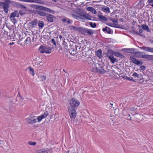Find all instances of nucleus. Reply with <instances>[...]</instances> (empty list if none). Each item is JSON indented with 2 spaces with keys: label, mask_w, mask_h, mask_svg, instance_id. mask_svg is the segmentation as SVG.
<instances>
[{
  "label": "nucleus",
  "mask_w": 153,
  "mask_h": 153,
  "mask_svg": "<svg viewBox=\"0 0 153 153\" xmlns=\"http://www.w3.org/2000/svg\"><path fill=\"white\" fill-rule=\"evenodd\" d=\"M36 118L35 116H30L27 119V123L29 124H32L36 122Z\"/></svg>",
  "instance_id": "obj_7"
},
{
  "label": "nucleus",
  "mask_w": 153,
  "mask_h": 153,
  "mask_svg": "<svg viewBox=\"0 0 153 153\" xmlns=\"http://www.w3.org/2000/svg\"><path fill=\"white\" fill-rule=\"evenodd\" d=\"M83 18L89 20H92V17L89 15L88 14L86 13H84V14L83 15Z\"/></svg>",
  "instance_id": "obj_23"
},
{
  "label": "nucleus",
  "mask_w": 153,
  "mask_h": 153,
  "mask_svg": "<svg viewBox=\"0 0 153 153\" xmlns=\"http://www.w3.org/2000/svg\"><path fill=\"white\" fill-rule=\"evenodd\" d=\"M48 36L47 35H44L42 37V38L43 39H48ZM46 39H45V40Z\"/></svg>",
  "instance_id": "obj_55"
},
{
  "label": "nucleus",
  "mask_w": 153,
  "mask_h": 153,
  "mask_svg": "<svg viewBox=\"0 0 153 153\" xmlns=\"http://www.w3.org/2000/svg\"><path fill=\"white\" fill-rule=\"evenodd\" d=\"M132 76L135 77L139 78V75L136 72H134L132 74Z\"/></svg>",
  "instance_id": "obj_43"
},
{
  "label": "nucleus",
  "mask_w": 153,
  "mask_h": 153,
  "mask_svg": "<svg viewBox=\"0 0 153 153\" xmlns=\"http://www.w3.org/2000/svg\"><path fill=\"white\" fill-rule=\"evenodd\" d=\"M38 77L40 78V80L43 81L46 79V76L44 75H40L38 76Z\"/></svg>",
  "instance_id": "obj_29"
},
{
  "label": "nucleus",
  "mask_w": 153,
  "mask_h": 153,
  "mask_svg": "<svg viewBox=\"0 0 153 153\" xmlns=\"http://www.w3.org/2000/svg\"><path fill=\"white\" fill-rule=\"evenodd\" d=\"M78 16L80 17V19H82L83 18V15L84 14L83 13H78Z\"/></svg>",
  "instance_id": "obj_46"
},
{
  "label": "nucleus",
  "mask_w": 153,
  "mask_h": 153,
  "mask_svg": "<svg viewBox=\"0 0 153 153\" xmlns=\"http://www.w3.org/2000/svg\"><path fill=\"white\" fill-rule=\"evenodd\" d=\"M86 10L92 12L94 14H97V11L95 9L92 7H88L86 8Z\"/></svg>",
  "instance_id": "obj_15"
},
{
  "label": "nucleus",
  "mask_w": 153,
  "mask_h": 153,
  "mask_svg": "<svg viewBox=\"0 0 153 153\" xmlns=\"http://www.w3.org/2000/svg\"><path fill=\"white\" fill-rule=\"evenodd\" d=\"M45 11L48 12V8L40 6L37 10L36 13L37 14L39 15L40 16H46V19L48 20V16H46Z\"/></svg>",
  "instance_id": "obj_3"
},
{
  "label": "nucleus",
  "mask_w": 153,
  "mask_h": 153,
  "mask_svg": "<svg viewBox=\"0 0 153 153\" xmlns=\"http://www.w3.org/2000/svg\"><path fill=\"white\" fill-rule=\"evenodd\" d=\"M70 48L69 49V51L71 55H74L76 53L77 48L76 45H70Z\"/></svg>",
  "instance_id": "obj_9"
},
{
  "label": "nucleus",
  "mask_w": 153,
  "mask_h": 153,
  "mask_svg": "<svg viewBox=\"0 0 153 153\" xmlns=\"http://www.w3.org/2000/svg\"><path fill=\"white\" fill-rule=\"evenodd\" d=\"M149 60H153V55H150Z\"/></svg>",
  "instance_id": "obj_53"
},
{
  "label": "nucleus",
  "mask_w": 153,
  "mask_h": 153,
  "mask_svg": "<svg viewBox=\"0 0 153 153\" xmlns=\"http://www.w3.org/2000/svg\"><path fill=\"white\" fill-rule=\"evenodd\" d=\"M31 42V39L30 37H27V38L25 40L24 43L25 44H28Z\"/></svg>",
  "instance_id": "obj_31"
},
{
  "label": "nucleus",
  "mask_w": 153,
  "mask_h": 153,
  "mask_svg": "<svg viewBox=\"0 0 153 153\" xmlns=\"http://www.w3.org/2000/svg\"><path fill=\"white\" fill-rule=\"evenodd\" d=\"M96 55L99 58L102 57V51L101 50L99 49L97 50L96 52Z\"/></svg>",
  "instance_id": "obj_20"
},
{
  "label": "nucleus",
  "mask_w": 153,
  "mask_h": 153,
  "mask_svg": "<svg viewBox=\"0 0 153 153\" xmlns=\"http://www.w3.org/2000/svg\"><path fill=\"white\" fill-rule=\"evenodd\" d=\"M89 25L91 27L93 28H95L96 27V24L95 23H93L92 22H91L89 23Z\"/></svg>",
  "instance_id": "obj_41"
},
{
  "label": "nucleus",
  "mask_w": 153,
  "mask_h": 153,
  "mask_svg": "<svg viewBox=\"0 0 153 153\" xmlns=\"http://www.w3.org/2000/svg\"><path fill=\"white\" fill-rule=\"evenodd\" d=\"M37 153H48V150L45 149H40L37 151Z\"/></svg>",
  "instance_id": "obj_17"
},
{
  "label": "nucleus",
  "mask_w": 153,
  "mask_h": 153,
  "mask_svg": "<svg viewBox=\"0 0 153 153\" xmlns=\"http://www.w3.org/2000/svg\"><path fill=\"white\" fill-rule=\"evenodd\" d=\"M102 31L104 32L106 31L108 33L110 34L111 33V30L109 27L106 26L105 28L102 29Z\"/></svg>",
  "instance_id": "obj_19"
},
{
  "label": "nucleus",
  "mask_w": 153,
  "mask_h": 153,
  "mask_svg": "<svg viewBox=\"0 0 153 153\" xmlns=\"http://www.w3.org/2000/svg\"><path fill=\"white\" fill-rule=\"evenodd\" d=\"M109 59L111 62L112 63L114 64L116 62L117 59L114 57L113 56H111V57Z\"/></svg>",
  "instance_id": "obj_32"
},
{
  "label": "nucleus",
  "mask_w": 153,
  "mask_h": 153,
  "mask_svg": "<svg viewBox=\"0 0 153 153\" xmlns=\"http://www.w3.org/2000/svg\"><path fill=\"white\" fill-rule=\"evenodd\" d=\"M98 67H100V64L98 63L94 62H93L90 65V69L93 71L96 72Z\"/></svg>",
  "instance_id": "obj_6"
},
{
  "label": "nucleus",
  "mask_w": 153,
  "mask_h": 153,
  "mask_svg": "<svg viewBox=\"0 0 153 153\" xmlns=\"http://www.w3.org/2000/svg\"><path fill=\"white\" fill-rule=\"evenodd\" d=\"M113 52V54L117 57L122 58L123 56V55L120 53L117 52Z\"/></svg>",
  "instance_id": "obj_21"
},
{
  "label": "nucleus",
  "mask_w": 153,
  "mask_h": 153,
  "mask_svg": "<svg viewBox=\"0 0 153 153\" xmlns=\"http://www.w3.org/2000/svg\"><path fill=\"white\" fill-rule=\"evenodd\" d=\"M103 10L105 12H110V10L109 7L106 6L102 8Z\"/></svg>",
  "instance_id": "obj_28"
},
{
  "label": "nucleus",
  "mask_w": 153,
  "mask_h": 153,
  "mask_svg": "<svg viewBox=\"0 0 153 153\" xmlns=\"http://www.w3.org/2000/svg\"><path fill=\"white\" fill-rule=\"evenodd\" d=\"M38 25L40 27L42 28L44 26V23L42 21H39Z\"/></svg>",
  "instance_id": "obj_38"
},
{
  "label": "nucleus",
  "mask_w": 153,
  "mask_h": 153,
  "mask_svg": "<svg viewBox=\"0 0 153 153\" xmlns=\"http://www.w3.org/2000/svg\"><path fill=\"white\" fill-rule=\"evenodd\" d=\"M22 1H23L26 2H37L38 3H40L39 0H21Z\"/></svg>",
  "instance_id": "obj_22"
},
{
  "label": "nucleus",
  "mask_w": 153,
  "mask_h": 153,
  "mask_svg": "<svg viewBox=\"0 0 153 153\" xmlns=\"http://www.w3.org/2000/svg\"><path fill=\"white\" fill-rule=\"evenodd\" d=\"M140 69L143 71H144L146 69V67L144 65H142L140 67Z\"/></svg>",
  "instance_id": "obj_48"
},
{
  "label": "nucleus",
  "mask_w": 153,
  "mask_h": 153,
  "mask_svg": "<svg viewBox=\"0 0 153 153\" xmlns=\"http://www.w3.org/2000/svg\"><path fill=\"white\" fill-rule=\"evenodd\" d=\"M62 21L64 22H66V20L65 19H62Z\"/></svg>",
  "instance_id": "obj_57"
},
{
  "label": "nucleus",
  "mask_w": 153,
  "mask_h": 153,
  "mask_svg": "<svg viewBox=\"0 0 153 153\" xmlns=\"http://www.w3.org/2000/svg\"><path fill=\"white\" fill-rule=\"evenodd\" d=\"M69 103L71 105V106L74 107H78L80 103L78 100L74 98L71 99Z\"/></svg>",
  "instance_id": "obj_5"
},
{
  "label": "nucleus",
  "mask_w": 153,
  "mask_h": 153,
  "mask_svg": "<svg viewBox=\"0 0 153 153\" xmlns=\"http://www.w3.org/2000/svg\"><path fill=\"white\" fill-rule=\"evenodd\" d=\"M111 21L115 25H117L118 24V21L117 19L111 18Z\"/></svg>",
  "instance_id": "obj_39"
},
{
  "label": "nucleus",
  "mask_w": 153,
  "mask_h": 153,
  "mask_svg": "<svg viewBox=\"0 0 153 153\" xmlns=\"http://www.w3.org/2000/svg\"><path fill=\"white\" fill-rule=\"evenodd\" d=\"M141 27L144 30H146L149 32H151V30L149 28L148 26L146 24L142 25L141 26Z\"/></svg>",
  "instance_id": "obj_14"
},
{
  "label": "nucleus",
  "mask_w": 153,
  "mask_h": 153,
  "mask_svg": "<svg viewBox=\"0 0 153 153\" xmlns=\"http://www.w3.org/2000/svg\"><path fill=\"white\" fill-rule=\"evenodd\" d=\"M142 4V1H140L139 3H138V5H141V4Z\"/></svg>",
  "instance_id": "obj_58"
},
{
  "label": "nucleus",
  "mask_w": 153,
  "mask_h": 153,
  "mask_svg": "<svg viewBox=\"0 0 153 153\" xmlns=\"http://www.w3.org/2000/svg\"><path fill=\"white\" fill-rule=\"evenodd\" d=\"M51 41H52V43L55 45H56V42L55 41V40L54 39H51Z\"/></svg>",
  "instance_id": "obj_52"
},
{
  "label": "nucleus",
  "mask_w": 153,
  "mask_h": 153,
  "mask_svg": "<svg viewBox=\"0 0 153 153\" xmlns=\"http://www.w3.org/2000/svg\"><path fill=\"white\" fill-rule=\"evenodd\" d=\"M130 59L133 62L138 65H141L143 63L142 62L139 61L136 59L134 56H131L130 57Z\"/></svg>",
  "instance_id": "obj_10"
},
{
  "label": "nucleus",
  "mask_w": 153,
  "mask_h": 153,
  "mask_svg": "<svg viewBox=\"0 0 153 153\" xmlns=\"http://www.w3.org/2000/svg\"><path fill=\"white\" fill-rule=\"evenodd\" d=\"M72 21L70 19H68L67 21V22L68 24H71V23H72Z\"/></svg>",
  "instance_id": "obj_54"
},
{
  "label": "nucleus",
  "mask_w": 153,
  "mask_h": 153,
  "mask_svg": "<svg viewBox=\"0 0 153 153\" xmlns=\"http://www.w3.org/2000/svg\"><path fill=\"white\" fill-rule=\"evenodd\" d=\"M72 16L74 18L76 19L77 20H79V19H80V17L77 16L76 14H72Z\"/></svg>",
  "instance_id": "obj_42"
},
{
  "label": "nucleus",
  "mask_w": 153,
  "mask_h": 153,
  "mask_svg": "<svg viewBox=\"0 0 153 153\" xmlns=\"http://www.w3.org/2000/svg\"><path fill=\"white\" fill-rule=\"evenodd\" d=\"M125 50V51L128 53H133L135 49L134 48H126L124 49Z\"/></svg>",
  "instance_id": "obj_25"
},
{
  "label": "nucleus",
  "mask_w": 153,
  "mask_h": 153,
  "mask_svg": "<svg viewBox=\"0 0 153 153\" xmlns=\"http://www.w3.org/2000/svg\"><path fill=\"white\" fill-rule=\"evenodd\" d=\"M19 11L18 10H16L14 11V12L12 13L10 17V18H14L15 17H19Z\"/></svg>",
  "instance_id": "obj_12"
},
{
  "label": "nucleus",
  "mask_w": 153,
  "mask_h": 153,
  "mask_svg": "<svg viewBox=\"0 0 153 153\" xmlns=\"http://www.w3.org/2000/svg\"><path fill=\"white\" fill-rule=\"evenodd\" d=\"M15 4H16L15 6L17 8H20V9L19 11V15L21 16H23L25 14L27 13V9L26 7L17 2H16V3Z\"/></svg>",
  "instance_id": "obj_2"
},
{
  "label": "nucleus",
  "mask_w": 153,
  "mask_h": 153,
  "mask_svg": "<svg viewBox=\"0 0 153 153\" xmlns=\"http://www.w3.org/2000/svg\"><path fill=\"white\" fill-rule=\"evenodd\" d=\"M37 20L36 19H34L33 21L31 22V24L33 26L36 25Z\"/></svg>",
  "instance_id": "obj_37"
},
{
  "label": "nucleus",
  "mask_w": 153,
  "mask_h": 153,
  "mask_svg": "<svg viewBox=\"0 0 153 153\" xmlns=\"http://www.w3.org/2000/svg\"><path fill=\"white\" fill-rule=\"evenodd\" d=\"M141 50L144 51L153 53V48L146 46H143L140 48Z\"/></svg>",
  "instance_id": "obj_11"
},
{
  "label": "nucleus",
  "mask_w": 153,
  "mask_h": 153,
  "mask_svg": "<svg viewBox=\"0 0 153 153\" xmlns=\"http://www.w3.org/2000/svg\"><path fill=\"white\" fill-rule=\"evenodd\" d=\"M87 28L80 27L79 32L83 34H85L86 33Z\"/></svg>",
  "instance_id": "obj_24"
},
{
  "label": "nucleus",
  "mask_w": 153,
  "mask_h": 153,
  "mask_svg": "<svg viewBox=\"0 0 153 153\" xmlns=\"http://www.w3.org/2000/svg\"><path fill=\"white\" fill-rule=\"evenodd\" d=\"M48 115V112L47 111L45 112L43 114L38 117L37 119L39 122L40 121L42 120L44 118L47 117Z\"/></svg>",
  "instance_id": "obj_13"
},
{
  "label": "nucleus",
  "mask_w": 153,
  "mask_h": 153,
  "mask_svg": "<svg viewBox=\"0 0 153 153\" xmlns=\"http://www.w3.org/2000/svg\"><path fill=\"white\" fill-rule=\"evenodd\" d=\"M40 6L35 5V4H31L30 5V7L32 8L36 9L37 10L38 9V8Z\"/></svg>",
  "instance_id": "obj_36"
},
{
  "label": "nucleus",
  "mask_w": 153,
  "mask_h": 153,
  "mask_svg": "<svg viewBox=\"0 0 153 153\" xmlns=\"http://www.w3.org/2000/svg\"><path fill=\"white\" fill-rule=\"evenodd\" d=\"M107 25H108V26H110L111 27H116L114 26L112 24H111V23L107 24Z\"/></svg>",
  "instance_id": "obj_51"
},
{
  "label": "nucleus",
  "mask_w": 153,
  "mask_h": 153,
  "mask_svg": "<svg viewBox=\"0 0 153 153\" xmlns=\"http://www.w3.org/2000/svg\"><path fill=\"white\" fill-rule=\"evenodd\" d=\"M10 3H11L15 6L16 4L15 3H16V2L9 0H6L4 2L1 3L0 5L3 7L4 12L6 13H7L9 11V8L10 6L9 5Z\"/></svg>",
  "instance_id": "obj_1"
},
{
  "label": "nucleus",
  "mask_w": 153,
  "mask_h": 153,
  "mask_svg": "<svg viewBox=\"0 0 153 153\" xmlns=\"http://www.w3.org/2000/svg\"><path fill=\"white\" fill-rule=\"evenodd\" d=\"M126 79L127 80H129V81H135V80L134 79H133L132 78H130L128 77H126Z\"/></svg>",
  "instance_id": "obj_49"
},
{
  "label": "nucleus",
  "mask_w": 153,
  "mask_h": 153,
  "mask_svg": "<svg viewBox=\"0 0 153 153\" xmlns=\"http://www.w3.org/2000/svg\"><path fill=\"white\" fill-rule=\"evenodd\" d=\"M53 16L51 15L48 14V22H52L53 21Z\"/></svg>",
  "instance_id": "obj_30"
},
{
  "label": "nucleus",
  "mask_w": 153,
  "mask_h": 153,
  "mask_svg": "<svg viewBox=\"0 0 153 153\" xmlns=\"http://www.w3.org/2000/svg\"><path fill=\"white\" fill-rule=\"evenodd\" d=\"M150 41L151 43H153V39H150Z\"/></svg>",
  "instance_id": "obj_60"
},
{
  "label": "nucleus",
  "mask_w": 153,
  "mask_h": 153,
  "mask_svg": "<svg viewBox=\"0 0 153 153\" xmlns=\"http://www.w3.org/2000/svg\"><path fill=\"white\" fill-rule=\"evenodd\" d=\"M68 112L71 119H75L77 114L75 108L72 106L69 107L68 108Z\"/></svg>",
  "instance_id": "obj_4"
},
{
  "label": "nucleus",
  "mask_w": 153,
  "mask_h": 153,
  "mask_svg": "<svg viewBox=\"0 0 153 153\" xmlns=\"http://www.w3.org/2000/svg\"><path fill=\"white\" fill-rule=\"evenodd\" d=\"M97 16L100 19L101 21L105 22L107 21L108 20L107 18L106 17L100 14L98 15H97Z\"/></svg>",
  "instance_id": "obj_16"
},
{
  "label": "nucleus",
  "mask_w": 153,
  "mask_h": 153,
  "mask_svg": "<svg viewBox=\"0 0 153 153\" xmlns=\"http://www.w3.org/2000/svg\"><path fill=\"white\" fill-rule=\"evenodd\" d=\"M48 13L54 14L55 13V11L52 10L48 8Z\"/></svg>",
  "instance_id": "obj_47"
},
{
  "label": "nucleus",
  "mask_w": 153,
  "mask_h": 153,
  "mask_svg": "<svg viewBox=\"0 0 153 153\" xmlns=\"http://www.w3.org/2000/svg\"><path fill=\"white\" fill-rule=\"evenodd\" d=\"M59 38L60 39H61L62 38V36L61 35H59Z\"/></svg>",
  "instance_id": "obj_63"
},
{
  "label": "nucleus",
  "mask_w": 153,
  "mask_h": 153,
  "mask_svg": "<svg viewBox=\"0 0 153 153\" xmlns=\"http://www.w3.org/2000/svg\"><path fill=\"white\" fill-rule=\"evenodd\" d=\"M28 143L29 145L32 146H35L36 144V143L34 142H29Z\"/></svg>",
  "instance_id": "obj_45"
},
{
  "label": "nucleus",
  "mask_w": 153,
  "mask_h": 153,
  "mask_svg": "<svg viewBox=\"0 0 153 153\" xmlns=\"http://www.w3.org/2000/svg\"><path fill=\"white\" fill-rule=\"evenodd\" d=\"M86 33H87L89 35H91L93 34V32L92 30L89 29H87Z\"/></svg>",
  "instance_id": "obj_33"
},
{
  "label": "nucleus",
  "mask_w": 153,
  "mask_h": 153,
  "mask_svg": "<svg viewBox=\"0 0 153 153\" xmlns=\"http://www.w3.org/2000/svg\"><path fill=\"white\" fill-rule=\"evenodd\" d=\"M150 55H143L142 56V57L148 60H149Z\"/></svg>",
  "instance_id": "obj_35"
},
{
  "label": "nucleus",
  "mask_w": 153,
  "mask_h": 153,
  "mask_svg": "<svg viewBox=\"0 0 153 153\" xmlns=\"http://www.w3.org/2000/svg\"><path fill=\"white\" fill-rule=\"evenodd\" d=\"M69 152H70L69 151V150H68L67 151H66V153H69Z\"/></svg>",
  "instance_id": "obj_64"
},
{
  "label": "nucleus",
  "mask_w": 153,
  "mask_h": 153,
  "mask_svg": "<svg viewBox=\"0 0 153 153\" xmlns=\"http://www.w3.org/2000/svg\"><path fill=\"white\" fill-rule=\"evenodd\" d=\"M39 51L41 53H48V48L46 45H41L38 49Z\"/></svg>",
  "instance_id": "obj_8"
},
{
  "label": "nucleus",
  "mask_w": 153,
  "mask_h": 153,
  "mask_svg": "<svg viewBox=\"0 0 153 153\" xmlns=\"http://www.w3.org/2000/svg\"><path fill=\"white\" fill-rule=\"evenodd\" d=\"M113 52L111 51H108L107 53V56L109 58L113 56Z\"/></svg>",
  "instance_id": "obj_26"
},
{
  "label": "nucleus",
  "mask_w": 153,
  "mask_h": 153,
  "mask_svg": "<svg viewBox=\"0 0 153 153\" xmlns=\"http://www.w3.org/2000/svg\"><path fill=\"white\" fill-rule=\"evenodd\" d=\"M140 54V52H137V53H136L135 54H136V55H137V54H138V55L139 54V55Z\"/></svg>",
  "instance_id": "obj_61"
},
{
  "label": "nucleus",
  "mask_w": 153,
  "mask_h": 153,
  "mask_svg": "<svg viewBox=\"0 0 153 153\" xmlns=\"http://www.w3.org/2000/svg\"><path fill=\"white\" fill-rule=\"evenodd\" d=\"M13 19L12 20V21L13 23H14V24H15V23H16L17 21L16 19L14 18H13Z\"/></svg>",
  "instance_id": "obj_50"
},
{
  "label": "nucleus",
  "mask_w": 153,
  "mask_h": 153,
  "mask_svg": "<svg viewBox=\"0 0 153 153\" xmlns=\"http://www.w3.org/2000/svg\"><path fill=\"white\" fill-rule=\"evenodd\" d=\"M96 72L103 74L105 72V71L103 68L100 66L98 67Z\"/></svg>",
  "instance_id": "obj_18"
},
{
  "label": "nucleus",
  "mask_w": 153,
  "mask_h": 153,
  "mask_svg": "<svg viewBox=\"0 0 153 153\" xmlns=\"http://www.w3.org/2000/svg\"><path fill=\"white\" fill-rule=\"evenodd\" d=\"M150 55H143L142 56V57L148 60H149Z\"/></svg>",
  "instance_id": "obj_34"
},
{
  "label": "nucleus",
  "mask_w": 153,
  "mask_h": 153,
  "mask_svg": "<svg viewBox=\"0 0 153 153\" xmlns=\"http://www.w3.org/2000/svg\"><path fill=\"white\" fill-rule=\"evenodd\" d=\"M23 39L22 37L21 39L19 38V42H21L22 41V39Z\"/></svg>",
  "instance_id": "obj_62"
},
{
  "label": "nucleus",
  "mask_w": 153,
  "mask_h": 153,
  "mask_svg": "<svg viewBox=\"0 0 153 153\" xmlns=\"http://www.w3.org/2000/svg\"><path fill=\"white\" fill-rule=\"evenodd\" d=\"M27 68L29 69V71L30 74H31L33 76H34V72L33 69L30 67H28Z\"/></svg>",
  "instance_id": "obj_27"
},
{
  "label": "nucleus",
  "mask_w": 153,
  "mask_h": 153,
  "mask_svg": "<svg viewBox=\"0 0 153 153\" xmlns=\"http://www.w3.org/2000/svg\"><path fill=\"white\" fill-rule=\"evenodd\" d=\"M147 2L149 4L150 3H153V0H148Z\"/></svg>",
  "instance_id": "obj_56"
},
{
  "label": "nucleus",
  "mask_w": 153,
  "mask_h": 153,
  "mask_svg": "<svg viewBox=\"0 0 153 153\" xmlns=\"http://www.w3.org/2000/svg\"><path fill=\"white\" fill-rule=\"evenodd\" d=\"M14 44V42H10V43H9V45H13Z\"/></svg>",
  "instance_id": "obj_59"
},
{
  "label": "nucleus",
  "mask_w": 153,
  "mask_h": 153,
  "mask_svg": "<svg viewBox=\"0 0 153 153\" xmlns=\"http://www.w3.org/2000/svg\"><path fill=\"white\" fill-rule=\"evenodd\" d=\"M80 27H73V29L75 30L78 31L79 32V30L80 29Z\"/></svg>",
  "instance_id": "obj_44"
},
{
  "label": "nucleus",
  "mask_w": 153,
  "mask_h": 153,
  "mask_svg": "<svg viewBox=\"0 0 153 153\" xmlns=\"http://www.w3.org/2000/svg\"><path fill=\"white\" fill-rule=\"evenodd\" d=\"M138 27L139 28V33L138 34V35L141 36V35L140 34V33H142L143 32V29L142 28H141V26H140V25H138Z\"/></svg>",
  "instance_id": "obj_40"
}]
</instances>
